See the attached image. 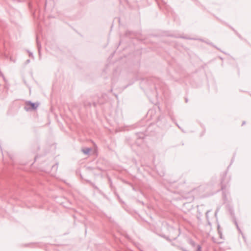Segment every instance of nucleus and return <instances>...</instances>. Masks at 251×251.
<instances>
[{
  "label": "nucleus",
  "instance_id": "obj_1",
  "mask_svg": "<svg viewBox=\"0 0 251 251\" xmlns=\"http://www.w3.org/2000/svg\"><path fill=\"white\" fill-rule=\"evenodd\" d=\"M187 241L190 246V250L188 251L183 248H180V250L183 251H200L201 250V246L200 245H197L191 239H188Z\"/></svg>",
  "mask_w": 251,
  "mask_h": 251
},
{
  "label": "nucleus",
  "instance_id": "obj_2",
  "mask_svg": "<svg viewBox=\"0 0 251 251\" xmlns=\"http://www.w3.org/2000/svg\"><path fill=\"white\" fill-rule=\"evenodd\" d=\"M39 105V103L32 102L31 101H27L25 103V105L24 107V109L26 111H30L35 110Z\"/></svg>",
  "mask_w": 251,
  "mask_h": 251
},
{
  "label": "nucleus",
  "instance_id": "obj_3",
  "mask_svg": "<svg viewBox=\"0 0 251 251\" xmlns=\"http://www.w3.org/2000/svg\"><path fill=\"white\" fill-rule=\"evenodd\" d=\"M203 207H204V205L202 204V205H201L200 206H198V212H199V214L198 215H197V218L200 221L201 220V217L202 215V212H201L200 211L201 210L202 211V208H203Z\"/></svg>",
  "mask_w": 251,
  "mask_h": 251
},
{
  "label": "nucleus",
  "instance_id": "obj_4",
  "mask_svg": "<svg viewBox=\"0 0 251 251\" xmlns=\"http://www.w3.org/2000/svg\"><path fill=\"white\" fill-rule=\"evenodd\" d=\"M36 42H37V48H38V52H39V57L40 58L41 57L40 50H41V45L38 42V38L37 37V39H36Z\"/></svg>",
  "mask_w": 251,
  "mask_h": 251
},
{
  "label": "nucleus",
  "instance_id": "obj_5",
  "mask_svg": "<svg viewBox=\"0 0 251 251\" xmlns=\"http://www.w3.org/2000/svg\"><path fill=\"white\" fill-rule=\"evenodd\" d=\"M91 151V149L90 148H87L86 149H82V152L85 154H89V153Z\"/></svg>",
  "mask_w": 251,
  "mask_h": 251
},
{
  "label": "nucleus",
  "instance_id": "obj_6",
  "mask_svg": "<svg viewBox=\"0 0 251 251\" xmlns=\"http://www.w3.org/2000/svg\"><path fill=\"white\" fill-rule=\"evenodd\" d=\"M211 211L210 210H208L206 211V213H205V217H206V220L207 221V222H208V224L209 225H210V223L209 222V215H208V213Z\"/></svg>",
  "mask_w": 251,
  "mask_h": 251
},
{
  "label": "nucleus",
  "instance_id": "obj_7",
  "mask_svg": "<svg viewBox=\"0 0 251 251\" xmlns=\"http://www.w3.org/2000/svg\"><path fill=\"white\" fill-rule=\"evenodd\" d=\"M175 232H176V235L175 237H172L173 240H176L179 235V232L177 230L174 229Z\"/></svg>",
  "mask_w": 251,
  "mask_h": 251
},
{
  "label": "nucleus",
  "instance_id": "obj_8",
  "mask_svg": "<svg viewBox=\"0 0 251 251\" xmlns=\"http://www.w3.org/2000/svg\"><path fill=\"white\" fill-rule=\"evenodd\" d=\"M221 189L224 192V190L226 189V186L223 184V180L221 181Z\"/></svg>",
  "mask_w": 251,
  "mask_h": 251
},
{
  "label": "nucleus",
  "instance_id": "obj_9",
  "mask_svg": "<svg viewBox=\"0 0 251 251\" xmlns=\"http://www.w3.org/2000/svg\"><path fill=\"white\" fill-rule=\"evenodd\" d=\"M234 223L236 226V227L237 228V229L238 230V231L241 233V230L240 229V228H239V226H238V223L237 222V221L236 220L234 221Z\"/></svg>",
  "mask_w": 251,
  "mask_h": 251
},
{
  "label": "nucleus",
  "instance_id": "obj_10",
  "mask_svg": "<svg viewBox=\"0 0 251 251\" xmlns=\"http://www.w3.org/2000/svg\"><path fill=\"white\" fill-rule=\"evenodd\" d=\"M138 137L139 138L143 139L144 137V134L143 133H138Z\"/></svg>",
  "mask_w": 251,
  "mask_h": 251
},
{
  "label": "nucleus",
  "instance_id": "obj_11",
  "mask_svg": "<svg viewBox=\"0 0 251 251\" xmlns=\"http://www.w3.org/2000/svg\"><path fill=\"white\" fill-rule=\"evenodd\" d=\"M57 166H58V164L57 163V164H56L54 165L53 166H52V168H57Z\"/></svg>",
  "mask_w": 251,
  "mask_h": 251
},
{
  "label": "nucleus",
  "instance_id": "obj_12",
  "mask_svg": "<svg viewBox=\"0 0 251 251\" xmlns=\"http://www.w3.org/2000/svg\"><path fill=\"white\" fill-rule=\"evenodd\" d=\"M29 55L30 57H33V55L32 52H29Z\"/></svg>",
  "mask_w": 251,
  "mask_h": 251
},
{
  "label": "nucleus",
  "instance_id": "obj_13",
  "mask_svg": "<svg viewBox=\"0 0 251 251\" xmlns=\"http://www.w3.org/2000/svg\"><path fill=\"white\" fill-rule=\"evenodd\" d=\"M194 197L193 196H192L190 198V201H193V200H194Z\"/></svg>",
  "mask_w": 251,
  "mask_h": 251
},
{
  "label": "nucleus",
  "instance_id": "obj_14",
  "mask_svg": "<svg viewBox=\"0 0 251 251\" xmlns=\"http://www.w3.org/2000/svg\"><path fill=\"white\" fill-rule=\"evenodd\" d=\"M169 116H170V117H171V118L172 120L173 121H174V119H173V118L172 116L171 115V114H170V113H169Z\"/></svg>",
  "mask_w": 251,
  "mask_h": 251
},
{
  "label": "nucleus",
  "instance_id": "obj_15",
  "mask_svg": "<svg viewBox=\"0 0 251 251\" xmlns=\"http://www.w3.org/2000/svg\"><path fill=\"white\" fill-rule=\"evenodd\" d=\"M182 38H186V39H188V38H186V37H182ZM189 39H191V40H195V38H189Z\"/></svg>",
  "mask_w": 251,
  "mask_h": 251
},
{
  "label": "nucleus",
  "instance_id": "obj_16",
  "mask_svg": "<svg viewBox=\"0 0 251 251\" xmlns=\"http://www.w3.org/2000/svg\"><path fill=\"white\" fill-rule=\"evenodd\" d=\"M29 62H30V60H29V59H27V60L26 61V63H28Z\"/></svg>",
  "mask_w": 251,
  "mask_h": 251
},
{
  "label": "nucleus",
  "instance_id": "obj_17",
  "mask_svg": "<svg viewBox=\"0 0 251 251\" xmlns=\"http://www.w3.org/2000/svg\"><path fill=\"white\" fill-rule=\"evenodd\" d=\"M154 85H155V89H157V85H156V82L154 83Z\"/></svg>",
  "mask_w": 251,
  "mask_h": 251
},
{
  "label": "nucleus",
  "instance_id": "obj_18",
  "mask_svg": "<svg viewBox=\"0 0 251 251\" xmlns=\"http://www.w3.org/2000/svg\"><path fill=\"white\" fill-rule=\"evenodd\" d=\"M245 123H246V122H245V121H244V122L242 123V126H243L244 125H245Z\"/></svg>",
  "mask_w": 251,
  "mask_h": 251
},
{
  "label": "nucleus",
  "instance_id": "obj_19",
  "mask_svg": "<svg viewBox=\"0 0 251 251\" xmlns=\"http://www.w3.org/2000/svg\"><path fill=\"white\" fill-rule=\"evenodd\" d=\"M218 210H217L215 212V215H216L217 214Z\"/></svg>",
  "mask_w": 251,
  "mask_h": 251
},
{
  "label": "nucleus",
  "instance_id": "obj_20",
  "mask_svg": "<svg viewBox=\"0 0 251 251\" xmlns=\"http://www.w3.org/2000/svg\"><path fill=\"white\" fill-rule=\"evenodd\" d=\"M165 239H166L167 240H169L170 239H169L168 237H164Z\"/></svg>",
  "mask_w": 251,
  "mask_h": 251
},
{
  "label": "nucleus",
  "instance_id": "obj_21",
  "mask_svg": "<svg viewBox=\"0 0 251 251\" xmlns=\"http://www.w3.org/2000/svg\"><path fill=\"white\" fill-rule=\"evenodd\" d=\"M176 126H178V127H179L180 128V127H179V126L176 123Z\"/></svg>",
  "mask_w": 251,
  "mask_h": 251
},
{
  "label": "nucleus",
  "instance_id": "obj_22",
  "mask_svg": "<svg viewBox=\"0 0 251 251\" xmlns=\"http://www.w3.org/2000/svg\"><path fill=\"white\" fill-rule=\"evenodd\" d=\"M185 101L187 102L188 101V99H185Z\"/></svg>",
  "mask_w": 251,
  "mask_h": 251
},
{
  "label": "nucleus",
  "instance_id": "obj_23",
  "mask_svg": "<svg viewBox=\"0 0 251 251\" xmlns=\"http://www.w3.org/2000/svg\"><path fill=\"white\" fill-rule=\"evenodd\" d=\"M233 161V158L231 160V162H232Z\"/></svg>",
  "mask_w": 251,
  "mask_h": 251
}]
</instances>
